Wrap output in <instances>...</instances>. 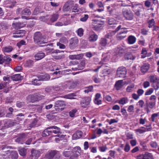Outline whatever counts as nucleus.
Masks as SVG:
<instances>
[{"label":"nucleus","mask_w":159,"mask_h":159,"mask_svg":"<svg viewBox=\"0 0 159 159\" xmlns=\"http://www.w3.org/2000/svg\"><path fill=\"white\" fill-rule=\"evenodd\" d=\"M33 38L34 42L38 45L46 43L44 41L46 39L45 37L42 36L40 32H35Z\"/></svg>","instance_id":"nucleus-1"},{"label":"nucleus","mask_w":159,"mask_h":159,"mask_svg":"<svg viewBox=\"0 0 159 159\" xmlns=\"http://www.w3.org/2000/svg\"><path fill=\"white\" fill-rule=\"evenodd\" d=\"M92 28L96 31L101 29L104 24V21L100 19H95L92 20Z\"/></svg>","instance_id":"nucleus-2"},{"label":"nucleus","mask_w":159,"mask_h":159,"mask_svg":"<svg viewBox=\"0 0 159 159\" xmlns=\"http://www.w3.org/2000/svg\"><path fill=\"white\" fill-rule=\"evenodd\" d=\"M66 106L64 101L61 100H58L55 102L54 105V108L56 111H61L64 110V107Z\"/></svg>","instance_id":"nucleus-3"},{"label":"nucleus","mask_w":159,"mask_h":159,"mask_svg":"<svg viewBox=\"0 0 159 159\" xmlns=\"http://www.w3.org/2000/svg\"><path fill=\"white\" fill-rule=\"evenodd\" d=\"M127 71L126 68L124 66H120L118 68L117 71V76L121 78L126 77Z\"/></svg>","instance_id":"nucleus-4"},{"label":"nucleus","mask_w":159,"mask_h":159,"mask_svg":"<svg viewBox=\"0 0 159 159\" xmlns=\"http://www.w3.org/2000/svg\"><path fill=\"white\" fill-rule=\"evenodd\" d=\"M123 14L126 20H131L133 19V14L129 9H123Z\"/></svg>","instance_id":"nucleus-5"},{"label":"nucleus","mask_w":159,"mask_h":159,"mask_svg":"<svg viewBox=\"0 0 159 159\" xmlns=\"http://www.w3.org/2000/svg\"><path fill=\"white\" fill-rule=\"evenodd\" d=\"M125 49L123 47L118 46L115 49V51L113 53V55L116 57H121L125 53Z\"/></svg>","instance_id":"nucleus-6"},{"label":"nucleus","mask_w":159,"mask_h":159,"mask_svg":"<svg viewBox=\"0 0 159 159\" xmlns=\"http://www.w3.org/2000/svg\"><path fill=\"white\" fill-rule=\"evenodd\" d=\"M46 78H42L40 77H37L32 81V84L35 85H40L41 84V81L48 80L50 79V76L48 75H46Z\"/></svg>","instance_id":"nucleus-7"},{"label":"nucleus","mask_w":159,"mask_h":159,"mask_svg":"<svg viewBox=\"0 0 159 159\" xmlns=\"http://www.w3.org/2000/svg\"><path fill=\"white\" fill-rule=\"evenodd\" d=\"M74 4V2L73 1H68L64 5L62 8L63 11L67 12L70 11Z\"/></svg>","instance_id":"nucleus-8"},{"label":"nucleus","mask_w":159,"mask_h":159,"mask_svg":"<svg viewBox=\"0 0 159 159\" xmlns=\"http://www.w3.org/2000/svg\"><path fill=\"white\" fill-rule=\"evenodd\" d=\"M91 101V99L90 97H86L84 98L80 102L81 106L84 108L88 107Z\"/></svg>","instance_id":"nucleus-9"},{"label":"nucleus","mask_w":159,"mask_h":159,"mask_svg":"<svg viewBox=\"0 0 159 159\" xmlns=\"http://www.w3.org/2000/svg\"><path fill=\"white\" fill-rule=\"evenodd\" d=\"M70 42L69 48L71 49H74L77 46L79 43V40L77 38H73L71 39Z\"/></svg>","instance_id":"nucleus-10"},{"label":"nucleus","mask_w":159,"mask_h":159,"mask_svg":"<svg viewBox=\"0 0 159 159\" xmlns=\"http://www.w3.org/2000/svg\"><path fill=\"white\" fill-rule=\"evenodd\" d=\"M107 43V39L105 38H102L98 42V49L101 50L106 47Z\"/></svg>","instance_id":"nucleus-11"},{"label":"nucleus","mask_w":159,"mask_h":159,"mask_svg":"<svg viewBox=\"0 0 159 159\" xmlns=\"http://www.w3.org/2000/svg\"><path fill=\"white\" fill-rule=\"evenodd\" d=\"M40 152L38 150L33 149L31 151V155L29 157V159H36L40 156Z\"/></svg>","instance_id":"nucleus-12"},{"label":"nucleus","mask_w":159,"mask_h":159,"mask_svg":"<svg viewBox=\"0 0 159 159\" xmlns=\"http://www.w3.org/2000/svg\"><path fill=\"white\" fill-rule=\"evenodd\" d=\"M11 148V147L9 146H4L2 148V150L3 151L2 152V154L3 156H8L9 154L11 152V151L8 149Z\"/></svg>","instance_id":"nucleus-13"},{"label":"nucleus","mask_w":159,"mask_h":159,"mask_svg":"<svg viewBox=\"0 0 159 159\" xmlns=\"http://www.w3.org/2000/svg\"><path fill=\"white\" fill-rule=\"evenodd\" d=\"M45 56L44 53L40 51L37 52L34 56L35 60L36 61H38L43 58Z\"/></svg>","instance_id":"nucleus-14"},{"label":"nucleus","mask_w":159,"mask_h":159,"mask_svg":"<svg viewBox=\"0 0 159 159\" xmlns=\"http://www.w3.org/2000/svg\"><path fill=\"white\" fill-rule=\"evenodd\" d=\"M81 152V149L80 148L79 146L75 147L72 150V153L73 154L78 157L80 155Z\"/></svg>","instance_id":"nucleus-15"},{"label":"nucleus","mask_w":159,"mask_h":159,"mask_svg":"<svg viewBox=\"0 0 159 159\" xmlns=\"http://www.w3.org/2000/svg\"><path fill=\"white\" fill-rule=\"evenodd\" d=\"M127 33V31H124L117 34L116 35L117 39L119 40H121L125 38L126 37Z\"/></svg>","instance_id":"nucleus-16"},{"label":"nucleus","mask_w":159,"mask_h":159,"mask_svg":"<svg viewBox=\"0 0 159 159\" xmlns=\"http://www.w3.org/2000/svg\"><path fill=\"white\" fill-rule=\"evenodd\" d=\"M82 135V132L81 131L78 130L73 135V139H79L81 138Z\"/></svg>","instance_id":"nucleus-17"},{"label":"nucleus","mask_w":159,"mask_h":159,"mask_svg":"<svg viewBox=\"0 0 159 159\" xmlns=\"http://www.w3.org/2000/svg\"><path fill=\"white\" fill-rule=\"evenodd\" d=\"M16 123L10 120H6L5 121L4 126L6 127H12L15 125Z\"/></svg>","instance_id":"nucleus-18"},{"label":"nucleus","mask_w":159,"mask_h":159,"mask_svg":"<svg viewBox=\"0 0 159 159\" xmlns=\"http://www.w3.org/2000/svg\"><path fill=\"white\" fill-rule=\"evenodd\" d=\"M124 85L123 80H119L116 81L115 85V87L117 90H120Z\"/></svg>","instance_id":"nucleus-19"},{"label":"nucleus","mask_w":159,"mask_h":159,"mask_svg":"<svg viewBox=\"0 0 159 159\" xmlns=\"http://www.w3.org/2000/svg\"><path fill=\"white\" fill-rule=\"evenodd\" d=\"M101 97V95L99 93H97L95 95L94 99V102L95 104L99 105L101 104L102 101L99 99Z\"/></svg>","instance_id":"nucleus-20"},{"label":"nucleus","mask_w":159,"mask_h":159,"mask_svg":"<svg viewBox=\"0 0 159 159\" xmlns=\"http://www.w3.org/2000/svg\"><path fill=\"white\" fill-rule=\"evenodd\" d=\"M124 58L126 60H133L135 59V57L131 53L128 52L125 54Z\"/></svg>","instance_id":"nucleus-21"},{"label":"nucleus","mask_w":159,"mask_h":159,"mask_svg":"<svg viewBox=\"0 0 159 159\" xmlns=\"http://www.w3.org/2000/svg\"><path fill=\"white\" fill-rule=\"evenodd\" d=\"M152 157V155L151 153L147 152L144 155L138 157V159H149Z\"/></svg>","instance_id":"nucleus-22"},{"label":"nucleus","mask_w":159,"mask_h":159,"mask_svg":"<svg viewBox=\"0 0 159 159\" xmlns=\"http://www.w3.org/2000/svg\"><path fill=\"white\" fill-rule=\"evenodd\" d=\"M72 153V149L71 148L65 149L63 152V155L65 157H69Z\"/></svg>","instance_id":"nucleus-23"},{"label":"nucleus","mask_w":159,"mask_h":159,"mask_svg":"<svg viewBox=\"0 0 159 159\" xmlns=\"http://www.w3.org/2000/svg\"><path fill=\"white\" fill-rule=\"evenodd\" d=\"M23 77L20 74H16L12 76L11 79L14 81H18L21 80Z\"/></svg>","instance_id":"nucleus-24"},{"label":"nucleus","mask_w":159,"mask_h":159,"mask_svg":"<svg viewBox=\"0 0 159 159\" xmlns=\"http://www.w3.org/2000/svg\"><path fill=\"white\" fill-rule=\"evenodd\" d=\"M149 65L148 64H144L141 68V71L142 73L146 72L149 69Z\"/></svg>","instance_id":"nucleus-25"},{"label":"nucleus","mask_w":159,"mask_h":159,"mask_svg":"<svg viewBox=\"0 0 159 159\" xmlns=\"http://www.w3.org/2000/svg\"><path fill=\"white\" fill-rule=\"evenodd\" d=\"M38 122V120L36 118H34L32 120L30 124L27 125L28 128L29 129L35 126Z\"/></svg>","instance_id":"nucleus-26"},{"label":"nucleus","mask_w":159,"mask_h":159,"mask_svg":"<svg viewBox=\"0 0 159 159\" xmlns=\"http://www.w3.org/2000/svg\"><path fill=\"white\" fill-rule=\"evenodd\" d=\"M98 39V36L94 33L93 34H91L89 38V41L91 42H94L96 41Z\"/></svg>","instance_id":"nucleus-27"},{"label":"nucleus","mask_w":159,"mask_h":159,"mask_svg":"<svg viewBox=\"0 0 159 159\" xmlns=\"http://www.w3.org/2000/svg\"><path fill=\"white\" fill-rule=\"evenodd\" d=\"M57 153L56 150H51L49 152L48 154L46 155L47 157L49 159H52Z\"/></svg>","instance_id":"nucleus-28"},{"label":"nucleus","mask_w":159,"mask_h":159,"mask_svg":"<svg viewBox=\"0 0 159 159\" xmlns=\"http://www.w3.org/2000/svg\"><path fill=\"white\" fill-rule=\"evenodd\" d=\"M128 43L129 44H133L136 41V38L134 36L130 35L128 38Z\"/></svg>","instance_id":"nucleus-29"},{"label":"nucleus","mask_w":159,"mask_h":159,"mask_svg":"<svg viewBox=\"0 0 159 159\" xmlns=\"http://www.w3.org/2000/svg\"><path fill=\"white\" fill-rule=\"evenodd\" d=\"M82 57V56L80 54L77 55H70L69 56V58L72 60L77 59L79 60L81 59Z\"/></svg>","instance_id":"nucleus-30"},{"label":"nucleus","mask_w":159,"mask_h":159,"mask_svg":"<svg viewBox=\"0 0 159 159\" xmlns=\"http://www.w3.org/2000/svg\"><path fill=\"white\" fill-rule=\"evenodd\" d=\"M48 129V127L43 131L42 134V136L43 137L48 136L52 134V131L48 130V129Z\"/></svg>","instance_id":"nucleus-31"},{"label":"nucleus","mask_w":159,"mask_h":159,"mask_svg":"<svg viewBox=\"0 0 159 159\" xmlns=\"http://www.w3.org/2000/svg\"><path fill=\"white\" fill-rule=\"evenodd\" d=\"M19 153L22 157L25 156L27 153V150L24 148H20L18 150Z\"/></svg>","instance_id":"nucleus-32"},{"label":"nucleus","mask_w":159,"mask_h":159,"mask_svg":"<svg viewBox=\"0 0 159 159\" xmlns=\"http://www.w3.org/2000/svg\"><path fill=\"white\" fill-rule=\"evenodd\" d=\"M138 134H143L146 131V128L144 127H141L139 129L135 130Z\"/></svg>","instance_id":"nucleus-33"},{"label":"nucleus","mask_w":159,"mask_h":159,"mask_svg":"<svg viewBox=\"0 0 159 159\" xmlns=\"http://www.w3.org/2000/svg\"><path fill=\"white\" fill-rule=\"evenodd\" d=\"M9 157H10L12 158L16 159L18 157V154L16 151H11L9 154L8 156Z\"/></svg>","instance_id":"nucleus-34"},{"label":"nucleus","mask_w":159,"mask_h":159,"mask_svg":"<svg viewBox=\"0 0 159 159\" xmlns=\"http://www.w3.org/2000/svg\"><path fill=\"white\" fill-rule=\"evenodd\" d=\"M48 129H54V130L52 131V133H54V134L59 133L60 132V129L59 128L56 126H51L48 127Z\"/></svg>","instance_id":"nucleus-35"},{"label":"nucleus","mask_w":159,"mask_h":159,"mask_svg":"<svg viewBox=\"0 0 159 159\" xmlns=\"http://www.w3.org/2000/svg\"><path fill=\"white\" fill-rule=\"evenodd\" d=\"M121 28V25H119L117 28L116 29V30L113 31H111V32H109L108 34V35L109 36H112V35H114L119 30H120Z\"/></svg>","instance_id":"nucleus-36"},{"label":"nucleus","mask_w":159,"mask_h":159,"mask_svg":"<svg viewBox=\"0 0 159 159\" xmlns=\"http://www.w3.org/2000/svg\"><path fill=\"white\" fill-rule=\"evenodd\" d=\"M128 98L126 97H123L121 98L118 102V103L120 104L124 105L128 102Z\"/></svg>","instance_id":"nucleus-37"},{"label":"nucleus","mask_w":159,"mask_h":159,"mask_svg":"<svg viewBox=\"0 0 159 159\" xmlns=\"http://www.w3.org/2000/svg\"><path fill=\"white\" fill-rule=\"evenodd\" d=\"M150 81L153 83L159 81V78H157L155 75H151L149 77Z\"/></svg>","instance_id":"nucleus-38"},{"label":"nucleus","mask_w":159,"mask_h":159,"mask_svg":"<svg viewBox=\"0 0 159 159\" xmlns=\"http://www.w3.org/2000/svg\"><path fill=\"white\" fill-rule=\"evenodd\" d=\"M27 99L29 102H33L36 100L35 94L29 95L28 96Z\"/></svg>","instance_id":"nucleus-39"},{"label":"nucleus","mask_w":159,"mask_h":159,"mask_svg":"<svg viewBox=\"0 0 159 159\" xmlns=\"http://www.w3.org/2000/svg\"><path fill=\"white\" fill-rule=\"evenodd\" d=\"M31 14V12L30 10L28 8H25L23 10L21 15L29 16Z\"/></svg>","instance_id":"nucleus-40"},{"label":"nucleus","mask_w":159,"mask_h":159,"mask_svg":"<svg viewBox=\"0 0 159 159\" xmlns=\"http://www.w3.org/2000/svg\"><path fill=\"white\" fill-rule=\"evenodd\" d=\"M13 48L11 46L5 47L3 48V51L4 52H11Z\"/></svg>","instance_id":"nucleus-41"},{"label":"nucleus","mask_w":159,"mask_h":159,"mask_svg":"<svg viewBox=\"0 0 159 159\" xmlns=\"http://www.w3.org/2000/svg\"><path fill=\"white\" fill-rule=\"evenodd\" d=\"M92 79L96 83L98 84L100 82V79L98 78V75H94Z\"/></svg>","instance_id":"nucleus-42"},{"label":"nucleus","mask_w":159,"mask_h":159,"mask_svg":"<svg viewBox=\"0 0 159 159\" xmlns=\"http://www.w3.org/2000/svg\"><path fill=\"white\" fill-rule=\"evenodd\" d=\"M141 54L143 55L141 56V58H144L147 56V52L146 49L145 48H143L141 52Z\"/></svg>","instance_id":"nucleus-43"},{"label":"nucleus","mask_w":159,"mask_h":159,"mask_svg":"<svg viewBox=\"0 0 159 159\" xmlns=\"http://www.w3.org/2000/svg\"><path fill=\"white\" fill-rule=\"evenodd\" d=\"M75 96H76L75 94L71 93L65 95L64 96V98L69 99H74V97Z\"/></svg>","instance_id":"nucleus-44"},{"label":"nucleus","mask_w":159,"mask_h":159,"mask_svg":"<svg viewBox=\"0 0 159 159\" xmlns=\"http://www.w3.org/2000/svg\"><path fill=\"white\" fill-rule=\"evenodd\" d=\"M58 17V15L57 14H53L50 20L52 22H54L57 20Z\"/></svg>","instance_id":"nucleus-45"},{"label":"nucleus","mask_w":159,"mask_h":159,"mask_svg":"<svg viewBox=\"0 0 159 159\" xmlns=\"http://www.w3.org/2000/svg\"><path fill=\"white\" fill-rule=\"evenodd\" d=\"M17 138L16 139H25L26 138L27 135L25 133L18 134L16 135Z\"/></svg>","instance_id":"nucleus-46"},{"label":"nucleus","mask_w":159,"mask_h":159,"mask_svg":"<svg viewBox=\"0 0 159 159\" xmlns=\"http://www.w3.org/2000/svg\"><path fill=\"white\" fill-rule=\"evenodd\" d=\"M14 25H15V27L17 29L21 28L25 26V24L20 22L16 23Z\"/></svg>","instance_id":"nucleus-47"},{"label":"nucleus","mask_w":159,"mask_h":159,"mask_svg":"<svg viewBox=\"0 0 159 159\" xmlns=\"http://www.w3.org/2000/svg\"><path fill=\"white\" fill-rule=\"evenodd\" d=\"M25 31H22L20 30L19 32L18 33L14 34V35L13 36V37L14 38H20L21 37H22L23 35H19V34H20L21 33H25Z\"/></svg>","instance_id":"nucleus-48"},{"label":"nucleus","mask_w":159,"mask_h":159,"mask_svg":"<svg viewBox=\"0 0 159 159\" xmlns=\"http://www.w3.org/2000/svg\"><path fill=\"white\" fill-rule=\"evenodd\" d=\"M33 61L30 60L26 61V65L28 67H31L33 66Z\"/></svg>","instance_id":"nucleus-49"},{"label":"nucleus","mask_w":159,"mask_h":159,"mask_svg":"<svg viewBox=\"0 0 159 159\" xmlns=\"http://www.w3.org/2000/svg\"><path fill=\"white\" fill-rule=\"evenodd\" d=\"M153 87L156 91L157 90L159 89V81L153 83Z\"/></svg>","instance_id":"nucleus-50"},{"label":"nucleus","mask_w":159,"mask_h":159,"mask_svg":"<svg viewBox=\"0 0 159 159\" xmlns=\"http://www.w3.org/2000/svg\"><path fill=\"white\" fill-rule=\"evenodd\" d=\"M3 63L6 62L7 64H9V62L11 60V59L8 56L3 57Z\"/></svg>","instance_id":"nucleus-51"},{"label":"nucleus","mask_w":159,"mask_h":159,"mask_svg":"<svg viewBox=\"0 0 159 159\" xmlns=\"http://www.w3.org/2000/svg\"><path fill=\"white\" fill-rule=\"evenodd\" d=\"M84 30L82 28H80L77 30V33L78 35L80 37L82 36L83 35Z\"/></svg>","instance_id":"nucleus-52"},{"label":"nucleus","mask_w":159,"mask_h":159,"mask_svg":"<svg viewBox=\"0 0 159 159\" xmlns=\"http://www.w3.org/2000/svg\"><path fill=\"white\" fill-rule=\"evenodd\" d=\"M148 27L149 28H151L155 24V21L154 19H152V20H149L148 21Z\"/></svg>","instance_id":"nucleus-53"},{"label":"nucleus","mask_w":159,"mask_h":159,"mask_svg":"<svg viewBox=\"0 0 159 159\" xmlns=\"http://www.w3.org/2000/svg\"><path fill=\"white\" fill-rule=\"evenodd\" d=\"M154 91L153 89L151 88L147 90L145 93V95H149L151 94Z\"/></svg>","instance_id":"nucleus-54"},{"label":"nucleus","mask_w":159,"mask_h":159,"mask_svg":"<svg viewBox=\"0 0 159 159\" xmlns=\"http://www.w3.org/2000/svg\"><path fill=\"white\" fill-rule=\"evenodd\" d=\"M89 16L87 14H85L83 17L80 19V20L82 22H85L89 18Z\"/></svg>","instance_id":"nucleus-55"},{"label":"nucleus","mask_w":159,"mask_h":159,"mask_svg":"<svg viewBox=\"0 0 159 159\" xmlns=\"http://www.w3.org/2000/svg\"><path fill=\"white\" fill-rule=\"evenodd\" d=\"M35 97L36 98V101H38L39 100H40L43 99L44 96H43L41 94H35Z\"/></svg>","instance_id":"nucleus-56"},{"label":"nucleus","mask_w":159,"mask_h":159,"mask_svg":"<svg viewBox=\"0 0 159 159\" xmlns=\"http://www.w3.org/2000/svg\"><path fill=\"white\" fill-rule=\"evenodd\" d=\"M93 87L92 86H89L86 88V89L84 90V92L88 93L89 92H91L93 89Z\"/></svg>","instance_id":"nucleus-57"},{"label":"nucleus","mask_w":159,"mask_h":159,"mask_svg":"<svg viewBox=\"0 0 159 159\" xmlns=\"http://www.w3.org/2000/svg\"><path fill=\"white\" fill-rule=\"evenodd\" d=\"M85 66V65L84 62H81L78 66V70L83 69Z\"/></svg>","instance_id":"nucleus-58"},{"label":"nucleus","mask_w":159,"mask_h":159,"mask_svg":"<svg viewBox=\"0 0 159 159\" xmlns=\"http://www.w3.org/2000/svg\"><path fill=\"white\" fill-rule=\"evenodd\" d=\"M134 87V84H132L129 86H128L127 89H126V91L127 92H131L132 89H133Z\"/></svg>","instance_id":"nucleus-59"},{"label":"nucleus","mask_w":159,"mask_h":159,"mask_svg":"<svg viewBox=\"0 0 159 159\" xmlns=\"http://www.w3.org/2000/svg\"><path fill=\"white\" fill-rule=\"evenodd\" d=\"M76 111L77 110L76 109L72 110L70 111L69 113L70 116L72 117H74Z\"/></svg>","instance_id":"nucleus-60"},{"label":"nucleus","mask_w":159,"mask_h":159,"mask_svg":"<svg viewBox=\"0 0 159 159\" xmlns=\"http://www.w3.org/2000/svg\"><path fill=\"white\" fill-rule=\"evenodd\" d=\"M157 117L155 113L151 115V117L149 120L152 122H154L155 121V118Z\"/></svg>","instance_id":"nucleus-61"},{"label":"nucleus","mask_w":159,"mask_h":159,"mask_svg":"<svg viewBox=\"0 0 159 159\" xmlns=\"http://www.w3.org/2000/svg\"><path fill=\"white\" fill-rule=\"evenodd\" d=\"M5 115V110L0 108V117H4Z\"/></svg>","instance_id":"nucleus-62"},{"label":"nucleus","mask_w":159,"mask_h":159,"mask_svg":"<svg viewBox=\"0 0 159 159\" xmlns=\"http://www.w3.org/2000/svg\"><path fill=\"white\" fill-rule=\"evenodd\" d=\"M134 111V106L133 105H130L128 107L127 111L129 112H133Z\"/></svg>","instance_id":"nucleus-63"},{"label":"nucleus","mask_w":159,"mask_h":159,"mask_svg":"<svg viewBox=\"0 0 159 159\" xmlns=\"http://www.w3.org/2000/svg\"><path fill=\"white\" fill-rule=\"evenodd\" d=\"M53 89L54 90L56 91H61L62 90V89L57 85H55L53 87Z\"/></svg>","instance_id":"nucleus-64"}]
</instances>
